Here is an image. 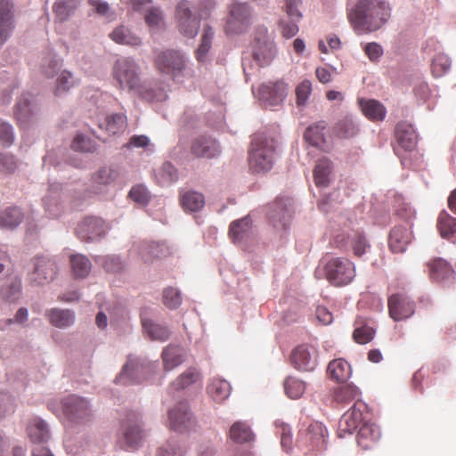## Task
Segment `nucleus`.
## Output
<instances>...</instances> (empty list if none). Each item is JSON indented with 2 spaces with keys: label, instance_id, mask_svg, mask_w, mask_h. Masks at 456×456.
Segmentation results:
<instances>
[{
  "label": "nucleus",
  "instance_id": "aec40b11",
  "mask_svg": "<svg viewBox=\"0 0 456 456\" xmlns=\"http://www.w3.org/2000/svg\"><path fill=\"white\" fill-rule=\"evenodd\" d=\"M290 362L300 371H313L318 364V350L308 344H302L294 348Z\"/></svg>",
  "mask_w": 456,
  "mask_h": 456
},
{
  "label": "nucleus",
  "instance_id": "9d476101",
  "mask_svg": "<svg viewBox=\"0 0 456 456\" xmlns=\"http://www.w3.org/2000/svg\"><path fill=\"white\" fill-rule=\"evenodd\" d=\"M62 412L70 425H84L92 418L90 402L76 395H69L61 400Z\"/></svg>",
  "mask_w": 456,
  "mask_h": 456
},
{
  "label": "nucleus",
  "instance_id": "e2e57ef3",
  "mask_svg": "<svg viewBox=\"0 0 456 456\" xmlns=\"http://www.w3.org/2000/svg\"><path fill=\"white\" fill-rule=\"evenodd\" d=\"M75 86V79L73 75L69 70H63L58 76L56 79V86L54 90V94L56 96H61L69 91L71 87Z\"/></svg>",
  "mask_w": 456,
  "mask_h": 456
},
{
  "label": "nucleus",
  "instance_id": "49530a36",
  "mask_svg": "<svg viewBox=\"0 0 456 456\" xmlns=\"http://www.w3.org/2000/svg\"><path fill=\"white\" fill-rule=\"evenodd\" d=\"M110 37L119 45L137 46L142 44L141 38L136 36L129 28L120 25L110 34Z\"/></svg>",
  "mask_w": 456,
  "mask_h": 456
},
{
  "label": "nucleus",
  "instance_id": "052dcab7",
  "mask_svg": "<svg viewBox=\"0 0 456 456\" xmlns=\"http://www.w3.org/2000/svg\"><path fill=\"white\" fill-rule=\"evenodd\" d=\"M283 386L286 395L291 399L301 397L305 390L304 381L290 376L284 380Z\"/></svg>",
  "mask_w": 456,
  "mask_h": 456
},
{
  "label": "nucleus",
  "instance_id": "a211bd4d",
  "mask_svg": "<svg viewBox=\"0 0 456 456\" xmlns=\"http://www.w3.org/2000/svg\"><path fill=\"white\" fill-rule=\"evenodd\" d=\"M58 273L55 260L52 257L42 256L34 260V270L29 276L32 285L43 286L54 280Z\"/></svg>",
  "mask_w": 456,
  "mask_h": 456
},
{
  "label": "nucleus",
  "instance_id": "f257e3e1",
  "mask_svg": "<svg viewBox=\"0 0 456 456\" xmlns=\"http://www.w3.org/2000/svg\"><path fill=\"white\" fill-rule=\"evenodd\" d=\"M390 16L391 7L386 0H359L349 13L350 21L359 34L380 28Z\"/></svg>",
  "mask_w": 456,
  "mask_h": 456
},
{
  "label": "nucleus",
  "instance_id": "774afa93",
  "mask_svg": "<svg viewBox=\"0 0 456 456\" xmlns=\"http://www.w3.org/2000/svg\"><path fill=\"white\" fill-rule=\"evenodd\" d=\"M358 394V388L352 385L346 384L334 390L333 398L338 403H346L355 398Z\"/></svg>",
  "mask_w": 456,
  "mask_h": 456
},
{
  "label": "nucleus",
  "instance_id": "338daca9",
  "mask_svg": "<svg viewBox=\"0 0 456 456\" xmlns=\"http://www.w3.org/2000/svg\"><path fill=\"white\" fill-rule=\"evenodd\" d=\"M199 373L195 369H189L181 374L171 385L172 389L182 390L197 381Z\"/></svg>",
  "mask_w": 456,
  "mask_h": 456
},
{
  "label": "nucleus",
  "instance_id": "6ab92c4d",
  "mask_svg": "<svg viewBox=\"0 0 456 456\" xmlns=\"http://www.w3.org/2000/svg\"><path fill=\"white\" fill-rule=\"evenodd\" d=\"M175 18L181 34L190 38L197 36L200 21L192 14L189 1L182 0L177 4L175 7Z\"/></svg>",
  "mask_w": 456,
  "mask_h": 456
},
{
  "label": "nucleus",
  "instance_id": "37998d69",
  "mask_svg": "<svg viewBox=\"0 0 456 456\" xmlns=\"http://www.w3.org/2000/svg\"><path fill=\"white\" fill-rule=\"evenodd\" d=\"M359 104L364 116L370 120H383L386 117V108L374 99H360Z\"/></svg>",
  "mask_w": 456,
  "mask_h": 456
},
{
  "label": "nucleus",
  "instance_id": "a19ab883",
  "mask_svg": "<svg viewBox=\"0 0 456 456\" xmlns=\"http://www.w3.org/2000/svg\"><path fill=\"white\" fill-rule=\"evenodd\" d=\"M139 96L147 102H163L167 98L164 88L157 83H140L139 87L135 89Z\"/></svg>",
  "mask_w": 456,
  "mask_h": 456
},
{
  "label": "nucleus",
  "instance_id": "3c124183",
  "mask_svg": "<svg viewBox=\"0 0 456 456\" xmlns=\"http://www.w3.org/2000/svg\"><path fill=\"white\" fill-rule=\"evenodd\" d=\"M231 385L225 379H214L208 386V393L216 402L225 400L231 394Z\"/></svg>",
  "mask_w": 456,
  "mask_h": 456
},
{
  "label": "nucleus",
  "instance_id": "7ed1b4c3",
  "mask_svg": "<svg viewBox=\"0 0 456 456\" xmlns=\"http://www.w3.org/2000/svg\"><path fill=\"white\" fill-rule=\"evenodd\" d=\"M275 151L276 141L273 137L264 133L256 134L248 157L250 169L257 174L269 172L273 167Z\"/></svg>",
  "mask_w": 456,
  "mask_h": 456
},
{
  "label": "nucleus",
  "instance_id": "2f4dec72",
  "mask_svg": "<svg viewBox=\"0 0 456 456\" xmlns=\"http://www.w3.org/2000/svg\"><path fill=\"white\" fill-rule=\"evenodd\" d=\"M412 232L403 225L395 226L388 238V245L393 253H403L411 243Z\"/></svg>",
  "mask_w": 456,
  "mask_h": 456
},
{
  "label": "nucleus",
  "instance_id": "a18cd8bd",
  "mask_svg": "<svg viewBox=\"0 0 456 456\" xmlns=\"http://www.w3.org/2000/svg\"><path fill=\"white\" fill-rule=\"evenodd\" d=\"M333 131L340 138H351L359 132V125L353 116L347 115L336 123Z\"/></svg>",
  "mask_w": 456,
  "mask_h": 456
},
{
  "label": "nucleus",
  "instance_id": "cd10ccee",
  "mask_svg": "<svg viewBox=\"0 0 456 456\" xmlns=\"http://www.w3.org/2000/svg\"><path fill=\"white\" fill-rule=\"evenodd\" d=\"M229 235L234 244L247 243L251 240L255 232L250 215L232 221L229 226Z\"/></svg>",
  "mask_w": 456,
  "mask_h": 456
},
{
  "label": "nucleus",
  "instance_id": "e433bc0d",
  "mask_svg": "<svg viewBox=\"0 0 456 456\" xmlns=\"http://www.w3.org/2000/svg\"><path fill=\"white\" fill-rule=\"evenodd\" d=\"M142 326L143 331L151 340L165 342L171 336V330L167 325L156 322L151 319L142 318Z\"/></svg>",
  "mask_w": 456,
  "mask_h": 456
},
{
  "label": "nucleus",
  "instance_id": "4c0bfd02",
  "mask_svg": "<svg viewBox=\"0 0 456 456\" xmlns=\"http://www.w3.org/2000/svg\"><path fill=\"white\" fill-rule=\"evenodd\" d=\"M24 213L16 206L7 207L0 213V228L12 231L23 221Z\"/></svg>",
  "mask_w": 456,
  "mask_h": 456
},
{
  "label": "nucleus",
  "instance_id": "4d7b16f0",
  "mask_svg": "<svg viewBox=\"0 0 456 456\" xmlns=\"http://www.w3.org/2000/svg\"><path fill=\"white\" fill-rule=\"evenodd\" d=\"M78 0H57L53 4V12L60 21L67 20L74 12Z\"/></svg>",
  "mask_w": 456,
  "mask_h": 456
},
{
  "label": "nucleus",
  "instance_id": "c9c22d12",
  "mask_svg": "<svg viewBox=\"0 0 456 456\" xmlns=\"http://www.w3.org/2000/svg\"><path fill=\"white\" fill-rule=\"evenodd\" d=\"M325 130V121L315 122L306 127L304 133V139L309 145L323 149L326 145Z\"/></svg>",
  "mask_w": 456,
  "mask_h": 456
},
{
  "label": "nucleus",
  "instance_id": "6e6552de",
  "mask_svg": "<svg viewBox=\"0 0 456 456\" xmlns=\"http://www.w3.org/2000/svg\"><path fill=\"white\" fill-rule=\"evenodd\" d=\"M113 77L121 90L135 91L141 83V69L133 58L119 59L114 64Z\"/></svg>",
  "mask_w": 456,
  "mask_h": 456
},
{
  "label": "nucleus",
  "instance_id": "864d4df0",
  "mask_svg": "<svg viewBox=\"0 0 456 456\" xmlns=\"http://www.w3.org/2000/svg\"><path fill=\"white\" fill-rule=\"evenodd\" d=\"M230 436L237 444H247L254 441L255 435L244 422L237 421L230 428Z\"/></svg>",
  "mask_w": 456,
  "mask_h": 456
},
{
  "label": "nucleus",
  "instance_id": "393cba45",
  "mask_svg": "<svg viewBox=\"0 0 456 456\" xmlns=\"http://www.w3.org/2000/svg\"><path fill=\"white\" fill-rule=\"evenodd\" d=\"M389 315L395 322L411 317L415 312V304L403 294H393L388 298Z\"/></svg>",
  "mask_w": 456,
  "mask_h": 456
},
{
  "label": "nucleus",
  "instance_id": "9b49d317",
  "mask_svg": "<svg viewBox=\"0 0 456 456\" xmlns=\"http://www.w3.org/2000/svg\"><path fill=\"white\" fill-rule=\"evenodd\" d=\"M119 173L112 167H102L92 175L91 184L85 189L83 195L77 196V199L85 200L92 195H102L109 191V188L118 179Z\"/></svg>",
  "mask_w": 456,
  "mask_h": 456
},
{
  "label": "nucleus",
  "instance_id": "603ef678",
  "mask_svg": "<svg viewBox=\"0 0 456 456\" xmlns=\"http://www.w3.org/2000/svg\"><path fill=\"white\" fill-rule=\"evenodd\" d=\"M157 183L161 186L169 185L178 180V171L169 161H166L155 172Z\"/></svg>",
  "mask_w": 456,
  "mask_h": 456
},
{
  "label": "nucleus",
  "instance_id": "5fc2aeb1",
  "mask_svg": "<svg viewBox=\"0 0 456 456\" xmlns=\"http://www.w3.org/2000/svg\"><path fill=\"white\" fill-rule=\"evenodd\" d=\"M181 204L185 211L198 212L205 206V197L200 192L190 191L183 194Z\"/></svg>",
  "mask_w": 456,
  "mask_h": 456
},
{
  "label": "nucleus",
  "instance_id": "a878e982",
  "mask_svg": "<svg viewBox=\"0 0 456 456\" xmlns=\"http://www.w3.org/2000/svg\"><path fill=\"white\" fill-rule=\"evenodd\" d=\"M219 142L211 136L201 135L195 138L191 145V152L196 158L215 159L221 154Z\"/></svg>",
  "mask_w": 456,
  "mask_h": 456
},
{
  "label": "nucleus",
  "instance_id": "1a4fd4ad",
  "mask_svg": "<svg viewBox=\"0 0 456 456\" xmlns=\"http://www.w3.org/2000/svg\"><path fill=\"white\" fill-rule=\"evenodd\" d=\"M277 53L273 37L268 34V28L264 25L256 28L253 41L252 56L260 67L271 64Z\"/></svg>",
  "mask_w": 456,
  "mask_h": 456
},
{
  "label": "nucleus",
  "instance_id": "39448f33",
  "mask_svg": "<svg viewBox=\"0 0 456 456\" xmlns=\"http://www.w3.org/2000/svg\"><path fill=\"white\" fill-rule=\"evenodd\" d=\"M293 213V200L289 197H277L268 206V222L281 241L289 233Z\"/></svg>",
  "mask_w": 456,
  "mask_h": 456
},
{
  "label": "nucleus",
  "instance_id": "f03ea898",
  "mask_svg": "<svg viewBox=\"0 0 456 456\" xmlns=\"http://www.w3.org/2000/svg\"><path fill=\"white\" fill-rule=\"evenodd\" d=\"M23 295L22 278L11 263L6 251L0 249V301L15 304Z\"/></svg>",
  "mask_w": 456,
  "mask_h": 456
},
{
  "label": "nucleus",
  "instance_id": "b1692460",
  "mask_svg": "<svg viewBox=\"0 0 456 456\" xmlns=\"http://www.w3.org/2000/svg\"><path fill=\"white\" fill-rule=\"evenodd\" d=\"M62 191L61 183H50L47 193L42 200L45 211L50 218H58L64 212L65 206L62 200Z\"/></svg>",
  "mask_w": 456,
  "mask_h": 456
},
{
  "label": "nucleus",
  "instance_id": "680f3d73",
  "mask_svg": "<svg viewBox=\"0 0 456 456\" xmlns=\"http://www.w3.org/2000/svg\"><path fill=\"white\" fill-rule=\"evenodd\" d=\"M452 61L450 57L444 53L436 54L431 63V69L434 77H440L444 76L451 68Z\"/></svg>",
  "mask_w": 456,
  "mask_h": 456
},
{
  "label": "nucleus",
  "instance_id": "c03bdc74",
  "mask_svg": "<svg viewBox=\"0 0 456 456\" xmlns=\"http://www.w3.org/2000/svg\"><path fill=\"white\" fill-rule=\"evenodd\" d=\"M162 359L166 370H171L184 362L183 348L169 345L162 352Z\"/></svg>",
  "mask_w": 456,
  "mask_h": 456
},
{
  "label": "nucleus",
  "instance_id": "7c9ffc66",
  "mask_svg": "<svg viewBox=\"0 0 456 456\" xmlns=\"http://www.w3.org/2000/svg\"><path fill=\"white\" fill-rule=\"evenodd\" d=\"M395 134L398 146L405 151H411L416 148L418 136L410 123L399 122L395 126Z\"/></svg>",
  "mask_w": 456,
  "mask_h": 456
},
{
  "label": "nucleus",
  "instance_id": "8fccbe9b",
  "mask_svg": "<svg viewBox=\"0 0 456 456\" xmlns=\"http://www.w3.org/2000/svg\"><path fill=\"white\" fill-rule=\"evenodd\" d=\"M437 227L444 239L452 240L456 238V218L451 216L444 210L438 217Z\"/></svg>",
  "mask_w": 456,
  "mask_h": 456
},
{
  "label": "nucleus",
  "instance_id": "79ce46f5",
  "mask_svg": "<svg viewBox=\"0 0 456 456\" xmlns=\"http://www.w3.org/2000/svg\"><path fill=\"white\" fill-rule=\"evenodd\" d=\"M94 262L108 273H120L126 268V262L119 255L96 256Z\"/></svg>",
  "mask_w": 456,
  "mask_h": 456
},
{
  "label": "nucleus",
  "instance_id": "c756f323",
  "mask_svg": "<svg viewBox=\"0 0 456 456\" xmlns=\"http://www.w3.org/2000/svg\"><path fill=\"white\" fill-rule=\"evenodd\" d=\"M136 250L144 263H152L154 260L169 254V248L163 241L142 240L137 244Z\"/></svg>",
  "mask_w": 456,
  "mask_h": 456
},
{
  "label": "nucleus",
  "instance_id": "bf43d9fd",
  "mask_svg": "<svg viewBox=\"0 0 456 456\" xmlns=\"http://www.w3.org/2000/svg\"><path fill=\"white\" fill-rule=\"evenodd\" d=\"M105 128L112 135L123 132L126 126V116L123 113H114L108 116L105 119Z\"/></svg>",
  "mask_w": 456,
  "mask_h": 456
},
{
  "label": "nucleus",
  "instance_id": "58836bf2",
  "mask_svg": "<svg viewBox=\"0 0 456 456\" xmlns=\"http://www.w3.org/2000/svg\"><path fill=\"white\" fill-rule=\"evenodd\" d=\"M50 323L59 329H66L75 323V313L69 309L52 308L46 313Z\"/></svg>",
  "mask_w": 456,
  "mask_h": 456
},
{
  "label": "nucleus",
  "instance_id": "69168bd1",
  "mask_svg": "<svg viewBox=\"0 0 456 456\" xmlns=\"http://www.w3.org/2000/svg\"><path fill=\"white\" fill-rule=\"evenodd\" d=\"M128 197L137 204L146 206L151 201V192L143 184L134 185L129 192Z\"/></svg>",
  "mask_w": 456,
  "mask_h": 456
},
{
  "label": "nucleus",
  "instance_id": "09e8293b",
  "mask_svg": "<svg viewBox=\"0 0 456 456\" xmlns=\"http://www.w3.org/2000/svg\"><path fill=\"white\" fill-rule=\"evenodd\" d=\"M69 262L73 275L76 279L87 277L92 269V264L86 256L81 254L71 255Z\"/></svg>",
  "mask_w": 456,
  "mask_h": 456
},
{
  "label": "nucleus",
  "instance_id": "ddd939ff",
  "mask_svg": "<svg viewBox=\"0 0 456 456\" xmlns=\"http://www.w3.org/2000/svg\"><path fill=\"white\" fill-rule=\"evenodd\" d=\"M327 437L326 427L319 421H314L306 429L299 431L298 444L305 445L309 452H321L327 448Z\"/></svg>",
  "mask_w": 456,
  "mask_h": 456
},
{
  "label": "nucleus",
  "instance_id": "423d86ee",
  "mask_svg": "<svg viewBox=\"0 0 456 456\" xmlns=\"http://www.w3.org/2000/svg\"><path fill=\"white\" fill-rule=\"evenodd\" d=\"M143 429L142 415L135 411H126L120 421L118 443L121 449L134 451L142 444Z\"/></svg>",
  "mask_w": 456,
  "mask_h": 456
},
{
  "label": "nucleus",
  "instance_id": "de8ad7c7",
  "mask_svg": "<svg viewBox=\"0 0 456 456\" xmlns=\"http://www.w3.org/2000/svg\"><path fill=\"white\" fill-rule=\"evenodd\" d=\"M214 35L215 32L210 26L207 25L204 27L201 42L195 51V57L199 62L207 63L208 61V53L212 45Z\"/></svg>",
  "mask_w": 456,
  "mask_h": 456
},
{
  "label": "nucleus",
  "instance_id": "4468645a",
  "mask_svg": "<svg viewBox=\"0 0 456 456\" xmlns=\"http://www.w3.org/2000/svg\"><path fill=\"white\" fill-rule=\"evenodd\" d=\"M251 25V8L248 3H233L225 25L228 35L245 33Z\"/></svg>",
  "mask_w": 456,
  "mask_h": 456
},
{
  "label": "nucleus",
  "instance_id": "0eeeda50",
  "mask_svg": "<svg viewBox=\"0 0 456 456\" xmlns=\"http://www.w3.org/2000/svg\"><path fill=\"white\" fill-rule=\"evenodd\" d=\"M326 279L333 286L349 284L355 276V266L346 257L327 256L322 259Z\"/></svg>",
  "mask_w": 456,
  "mask_h": 456
},
{
  "label": "nucleus",
  "instance_id": "f8f14e48",
  "mask_svg": "<svg viewBox=\"0 0 456 456\" xmlns=\"http://www.w3.org/2000/svg\"><path fill=\"white\" fill-rule=\"evenodd\" d=\"M27 432L30 441L37 444L32 450V456H54L50 449L44 445L51 438L50 428L45 419L34 418L28 425Z\"/></svg>",
  "mask_w": 456,
  "mask_h": 456
},
{
  "label": "nucleus",
  "instance_id": "2eb2a0df",
  "mask_svg": "<svg viewBox=\"0 0 456 456\" xmlns=\"http://www.w3.org/2000/svg\"><path fill=\"white\" fill-rule=\"evenodd\" d=\"M168 421L171 430L185 434L194 429L196 419L186 401L179 402L168 411Z\"/></svg>",
  "mask_w": 456,
  "mask_h": 456
},
{
  "label": "nucleus",
  "instance_id": "f704fd0d",
  "mask_svg": "<svg viewBox=\"0 0 456 456\" xmlns=\"http://www.w3.org/2000/svg\"><path fill=\"white\" fill-rule=\"evenodd\" d=\"M334 165L328 158L318 159L314 169V178L315 185L320 189L327 188L332 180Z\"/></svg>",
  "mask_w": 456,
  "mask_h": 456
},
{
  "label": "nucleus",
  "instance_id": "4be33fe9",
  "mask_svg": "<svg viewBox=\"0 0 456 456\" xmlns=\"http://www.w3.org/2000/svg\"><path fill=\"white\" fill-rule=\"evenodd\" d=\"M288 94V84L282 80L263 84L258 90L259 100L265 107H276Z\"/></svg>",
  "mask_w": 456,
  "mask_h": 456
},
{
  "label": "nucleus",
  "instance_id": "c85d7f7f",
  "mask_svg": "<svg viewBox=\"0 0 456 456\" xmlns=\"http://www.w3.org/2000/svg\"><path fill=\"white\" fill-rule=\"evenodd\" d=\"M13 4L0 0V47L5 44L14 29Z\"/></svg>",
  "mask_w": 456,
  "mask_h": 456
},
{
  "label": "nucleus",
  "instance_id": "13d9d810",
  "mask_svg": "<svg viewBox=\"0 0 456 456\" xmlns=\"http://www.w3.org/2000/svg\"><path fill=\"white\" fill-rule=\"evenodd\" d=\"M61 67V60L58 56L49 52L42 59L41 70L47 77H54Z\"/></svg>",
  "mask_w": 456,
  "mask_h": 456
},
{
  "label": "nucleus",
  "instance_id": "20e7f679",
  "mask_svg": "<svg viewBox=\"0 0 456 456\" xmlns=\"http://www.w3.org/2000/svg\"><path fill=\"white\" fill-rule=\"evenodd\" d=\"M156 368L157 363L146 357L129 355L114 383L121 386L141 384L154 373Z\"/></svg>",
  "mask_w": 456,
  "mask_h": 456
},
{
  "label": "nucleus",
  "instance_id": "ea45409f",
  "mask_svg": "<svg viewBox=\"0 0 456 456\" xmlns=\"http://www.w3.org/2000/svg\"><path fill=\"white\" fill-rule=\"evenodd\" d=\"M327 373L330 379L344 383L351 377V365L344 359H335L328 364Z\"/></svg>",
  "mask_w": 456,
  "mask_h": 456
},
{
  "label": "nucleus",
  "instance_id": "412c9836",
  "mask_svg": "<svg viewBox=\"0 0 456 456\" xmlns=\"http://www.w3.org/2000/svg\"><path fill=\"white\" fill-rule=\"evenodd\" d=\"M333 245L341 249L351 248L357 257H362L370 250V244L363 232H355L353 235L339 233L333 239Z\"/></svg>",
  "mask_w": 456,
  "mask_h": 456
},
{
  "label": "nucleus",
  "instance_id": "dca6fc26",
  "mask_svg": "<svg viewBox=\"0 0 456 456\" xmlns=\"http://www.w3.org/2000/svg\"><path fill=\"white\" fill-rule=\"evenodd\" d=\"M109 229L108 224L102 217L89 216L78 223L76 233L85 242H95L104 238Z\"/></svg>",
  "mask_w": 456,
  "mask_h": 456
},
{
  "label": "nucleus",
  "instance_id": "bb28decb",
  "mask_svg": "<svg viewBox=\"0 0 456 456\" xmlns=\"http://www.w3.org/2000/svg\"><path fill=\"white\" fill-rule=\"evenodd\" d=\"M429 275L434 282L444 287L452 285L455 280V272L446 260L437 257L432 260L429 265Z\"/></svg>",
  "mask_w": 456,
  "mask_h": 456
},
{
  "label": "nucleus",
  "instance_id": "0e129e2a",
  "mask_svg": "<svg viewBox=\"0 0 456 456\" xmlns=\"http://www.w3.org/2000/svg\"><path fill=\"white\" fill-rule=\"evenodd\" d=\"M162 301L171 310L178 308L182 304L181 291L173 287L166 288L163 290Z\"/></svg>",
  "mask_w": 456,
  "mask_h": 456
},
{
  "label": "nucleus",
  "instance_id": "473e14b6",
  "mask_svg": "<svg viewBox=\"0 0 456 456\" xmlns=\"http://www.w3.org/2000/svg\"><path fill=\"white\" fill-rule=\"evenodd\" d=\"M14 116L22 128H27L34 116L32 96L23 94L14 106Z\"/></svg>",
  "mask_w": 456,
  "mask_h": 456
},
{
  "label": "nucleus",
  "instance_id": "72a5a7b5",
  "mask_svg": "<svg viewBox=\"0 0 456 456\" xmlns=\"http://www.w3.org/2000/svg\"><path fill=\"white\" fill-rule=\"evenodd\" d=\"M380 436L379 428L368 420L358 428L356 441L358 445L363 450H369L379 441Z\"/></svg>",
  "mask_w": 456,
  "mask_h": 456
},
{
  "label": "nucleus",
  "instance_id": "6e6d98bb",
  "mask_svg": "<svg viewBox=\"0 0 456 456\" xmlns=\"http://www.w3.org/2000/svg\"><path fill=\"white\" fill-rule=\"evenodd\" d=\"M277 428V435L281 438V447L286 453H290L293 450L292 431L291 428L283 421L277 419L274 422Z\"/></svg>",
  "mask_w": 456,
  "mask_h": 456
},
{
  "label": "nucleus",
  "instance_id": "5701e85b",
  "mask_svg": "<svg viewBox=\"0 0 456 456\" xmlns=\"http://www.w3.org/2000/svg\"><path fill=\"white\" fill-rule=\"evenodd\" d=\"M362 407L366 409L367 406L362 403H354L341 417L338 424V436L340 437H344L346 433L353 434L362 423L368 421L363 416Z\"/></svg>",
  "mask_w": 456,
  "mask_h": 456
},
{
  "label": "nucleus",
  "instance_id": "f3484780",
  "mask_svg": "<svg viewBox=\"0 0 456 456\" xmlns=\"http://www.w3.org/2000/svg\"><path fill=\"white\" fill-rule=\"evenodd\" d=\"M155 64L160 73L175 79L183 75L185 69V59L177 50H166L158 54Z\"/></svg>",
  "mask_w": 456,
  "mask_h": 456
}]
</instances>
